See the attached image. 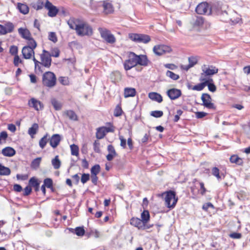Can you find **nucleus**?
Returning a JSON list of instances; mask_svg holds the SVG:
<instances>
[{"label":"nucleus","mask_w":250,"mask_h":250,"mask_svg":"<svg viewBox=\"0 0 250 250\" xmlns=\"http://www.w3.org/2000/svg\"><path fill=\"white\" fill-rule=\"evenodd\" d=\"M42 158L41 157H38L35 159L32 162L31 167L33 168L36 169L38 168L41 162Z\"/></svg>","instance_id":"obj_38"},{"label":"nucleus","mask_w":250,"mask_h":250,"mask_svg":"<svg viewBox=\"0 0 250 250\" xmlns=\"http://www.w3.org/2000/svg\"><path fill=\"white\" fill-rule=\"evenodd\" d=\"M229 236L233 239H240L241 237V234L238 232H233L230 234Z\"/></svg>","instance_id":"obj_59"},{"label":"nucleus","mask_w":250,"mask_h":250,"mask_svg":"<svg viewBox=\"0 0 250 250\" xmlns=\"http://www.w3.org/2000/svg\"><path fill=\"white\" fill-rule=\"evenodd\" d=\"M136 95V90L135 88L130 87H126L124 89V96L125 98L129 97H134Z\"/></svg>","instance_id":"obj_24"},{"label":"nucleus","mask_w":250,"mask_h":250,"mask_svg":"<svg viewBox=\"0 0 250 250\" xmlns=\"http://www.w3.org/2000/svg\"><path fill=\"white\" fill-rule=\"evenodd\" d=\"M67 23L71 29H75L77 34L80 36H90L93 34L91 26L87 23L78 19H70Z\"/></svg>","instance_id":"obj_1"},{"label":"nucleus","mask_w":250,"mask_h":250,"mask_svg":"<svg viewBox=\"0 0 250 250\" xmlns=\"http://www.w3.org/2000/svg\"><path fill=\"white\" fill-rule=\"evenodd\" d=\"M31 188L30 187L27 186L24 189L23 194L24 195H28L31 193Z\"/></svg>","instance_id":"obj_63"},{"label":"nucleus","mask_w":250,"mask_h":250,"mask_svg":"<svg viewBox=\"0 0 250 250\" xmlns=\"http://www.w3.org/2000/svg\"><path fill=\"white\" fill-rule=\"evenodd\" d=\"M189 64L188 65H183L182 68L185 70H188L189 68L193 67L197 63V59L194 57H190L188 58Z\"/></svg>","instance_id":"obj_21"},{"label":"nucleus","mask_w":250,"mask_h":250,"mask_svg":"<svg viewBox=\"0 0 250 250\" xmlns=\"http://www.w3.org/2000/svg\"><path fill=\"white\" fill-rule=\"evenodd\" d=\"M137 64H141V55H136L134 53L130 52L128 59L126 60L124 64V68L126 70H128Z\"/></svg>","instance_id":"obj_3"},{"label":"nucleus","mask_w":250,"mask_h":250,"mask_svg":"<svg viewBox=\"0 0 250 250\" xmlns=\"http://www.w3.org/2000/svg\"><path fill=\"white\" fill-rule=\"evenodd\" d=\"M150 115L154 117L159 118L162 116L163 112L161 110H153Z\"/></svg>","instance_id":"obj_50"},{"label":"nucleus","mask_w":250,"mask_h":250,"mask_svg":"<svg viewBox=\"0 0 250 250\" xmlns=\"http://www.w3.org/2000/svg\"><path fill=\"white\" fill-rule=\"evenodd\" d=\"M148 97L152 101L161 103L163 101L162 96L159 93L155 92H150L148 94Z\"/></svg>","instance_id":"obj_20"},{"label":"nucleus","mask_w":250,"mask_h":250,"mask_svg":"<svg viewBox=\"0 0 250 250\" xmlns=\"http://www.w3.org/2000/svg\"><path fill=\"white\" fill-rule=\"evenodd\" d=\"M8 129L10 131L14 132L16 130V127L14 124H9L8 125Z\"/></svg>","instance_id":"obj_64"},{"label":"nucleus","mask_w":250,"mask_h":250,"mask_svg":"<svg viewBox=\"0 0 250 250\" xmlns=\"http://www.w3.org/2000/svg\"><path fill=\"white\" fill-rule=\"evenodd\" d=\"M203 72L201 74L200 78V81H203L206 79L205 76H212L216 74L218 71V69L213 65H209L207 66L204 65L202 67Z\"/></svg>","instance_id":"obj_6"},{"label":"nucleus","mask_w":250,"mask_h":250,"mask_svg":"<svg viewBox=\"0 0 250 250\" xmlns=\"http://www.w3.org/2000/svg\"><path fill=\"white\" fill-rule=\"evenodd\" d=\"M52 164L55 169H58L61 166V161L59 159L58 155L56 156L52 160Z\"/></svg>","instance_id":"obj_33"},{"label":"nucleus","mask_w":250,"mask_h":250,"mask_svg":"<svg viewBox=\"0 0 250 250\" xmlns=\"http://www.w3.org/2000/svg\"><path fill=\"white\" fill-rule=\"evenodd\" d=\"M8 135L6 131H2L0 133V144L2 145L5 143Z\"/></svg>","instance_id":"obj_40"},{"label":"nucleus","mask_w":250,"mask_h":250,"mask_svg":"<svg viewBox=\"0 0 250 250\" xmlns=\"http://www.w3.org/2000/svg\"><path fill=\"white\" fill-rule=\"evenodd\" d=\"M100 171V167L99 165H95L91 168V175H97Z\"/></svg>","instance_id":"obj_43"},{"label":"nucleus","mask_w":250,"mask_h":250,"mask_svg":"<svg viewBox=\"0 0 250 250\" xmlns=\"http://www.w3.org/2000/svg\"><path fill=\"white\" fill-rule=\"evenodd\" d=\"M171 50V48L170 46L164 44L155 45L153 48L154 53L158 56H161L164 54L169 53Z\"/></svg>","instance_id":"obj_8"},{"label":"nucleus","mask_w":250,"mask_h":250,"mask_svg":"<svg viewBox=\"0 0 250 250\" xmlns=\"http://www.w3.org/2000/svg\"><path fill=\"white\" fill-rule=\"evenodd\" d=\"M206 79H205L204 81H202L201 83H198L195 85H194L192 88L193 90H197V91H201L203 90L204 87L207 86V83L206 82Z\"/></svg>","instance_id":"obj_32"},{"label":"nucleus","mask_w":250,"mask_h":250,"mask_svg":"<svg viewBox=\"0 0 250 250\" xmlns=\"http://www.w3.org/2000/svg\"><path fill=\"white\" fill-rule=\"evenodd\" d=\"M18 33L22 38L25 40L28 39L31 37L30 31L27 28H20L18 29Z\"/></svg>","instance_id":"obj_19"},{"label":"nucleus","mask_w":250,"mask_h":250,"mask_svg":"<svg viewBox=\"0 0 250 250\" xmlns=\"http://www.w3.org/2000/svg\"><path fill=\"white\" fill-rule=\"evenodd\" d=\"M150 215L148 210H145L142 212V229H147L152 226V224H147L149 220Z\"/></svg>","instance_id":"obj_11"},{"label":"nucleus","mask_w":250,"mask_h":250,"mask_svg":"<svg viewBox=\"0 0 250 250\" xmlns=\"http://www.w3.org/2000/svg\"><path fill=\"white\" fill-rule=\"evenodd\" d=\"M44 6L48 10V15L50 17L56 16L58 12L57 8L54 6L49 0H46Z\"/></svg>","instance_id":"obj_12"},{"label":"nucleus","mask_w":250,"mask_h":250,"mask_svg":"<svg viewBox=\"0 0 250 250\" xmlns=\"http://www.w3.org/2000/svg\"><path fill=\"white\" fill-rule=\"evenodd\" d=\"M206 82L207 83V85L208 86V90L212 92H214L216 90V87L213 83L212 79H206Z\"/></svg>","instance_id":"obj_30"},{"label":"nucleus","mask_w":250,"mask_h":250,"mask_svg":"<svg viewBox=\"0 0 250 250\" xmlns=\"http://www.w3.org/2000/svg\"><path fill=\"white\" fill-rule=\"evenodd\" d=\"M22 61L20 59L18 55H16L14 59V64L16 66L19 65V63H21Z\"/></svg>","instance_id":"obj_58"},{"label":"nucleus","mask_w":250,"mask_h":250,"mask_svg":"<svg viewBox=\"0 0 250 250\" xmlns=\"http://www.w3.org/2000/svg\"><path fill=\"white\" fill-rule=\"evenodd\" d=\"M26 40L27 41L28 44L26 46H29L33 49H34L37 47V43L32 37Z\"/></svg>","instance_id":"obj_36"},{"label":"nucleus","mask_w":250,"mask_h":250,"mask_svg":"<svg viewBox=\"0 0 250 250\" xmlns=\"http://www.w3.org/2000/svg\"><path fill=\"white\" fill-rule=\"evenodd\" d=\"M10 169L0 164V175H8L10 174Z\"/></svg>","instance_id":"obj_31"},{"label":"nucleus","mask_w":250,"mask_h":250,"mask_svg":"<svg viewBox=\"0 0 250 250\" xmlns=\"http://www.w3.org/2000/svg\"><path fill=\"white\" fill-rule=\"evenodd\" d=\"M114 128L111 124H108V126H103L99 128L96 132V137L99 139H102L104 137L107 132H113Z\"/></svg>","instance_id":"obj_10"},{"label":"nucleus","mask_w":250,"mask_h":250,"mask_svg":"<svg viewBox=\"0 0 250 250\" xmlns=\"http://www.w3.org/2000/svg\"><path fill=\"white\" fill-rule=\"evenodd\" d=\"M17 8L20 13L23 15H26L29 12V7L25 3H21L20 2L18 3Z\"/></svg>","instance_id":"obj_22"},{"label":"nucleus","mask_w":250,"mask_h":250,"mask_svg":"<svg viewBox=\"0 0 250 250\" xmlns=\"http://www.w3.org/2000/svg\"><path fill=\"white\" fill-rule=\"evenodd\" d=\"M89 174L88 173H83L82 175L81 181L83 184L85 183L89 179Z\"/></svg>","instance_id":"obj_52"},{"label":"nucleus","mask_w":250,"mask_h":250,"mask_svg":"<svg viewBox=\"0 0 250 250\" xmlns=\"http://www.w3.org/2000/svg\"><path fill=\"white\" fill-rule=\"evenodd\" d=\"M151 64V62L145 55H142V66H147Z\"/></svg>","instance_id":"obj_45"},{"label":"nucleus","mask_w":250,"mask_h":250,"mask_svg":"<svg viewBox=\"0 0 250 250\" xmlns=\"http://www.w3.org/2000/svg\"><path fill=\"white\" fill-rule=\"evenodd\" d=\"M53 182L50 178H46L44 180L43 185L48 188H52Z\"/></svg>","instance_id":"obj_48"},{"label":"nucleus","mask_w":250,"mask_h":250,"mask_svg":"<svg viewBox=\"0 0 250 250\" xmlns=\"http://www.w3.org/2000/svg\"><path fill=\"white\" fill-rule=\"evenodd\" d=\"M60 55V51L56 48L52 50L51 53L50 54V57L53 56L54 57H58Z\"/></svg>","instance_id":"obj_61"},{"label":"nucleus","mask_w":250,"mask_h":250,"mask_svg":"<svg viewBox=\"0 0 250 250\" xmlns=\"http://www.w3.org/2000/svg\"><path fill=\"white\" fill-rule=\"evenodd\" d=\"M195 11L197 14L200 15L206 13L210 15L212 12V8L209 7L207 2H202L196 6Z\"/></svg>","instance_id":"obj_7"},{"label":"nucleus","mask_w":250,"mask_h":250,"mask_svg":"<svg viewBox=\"0 0 250 250\" xmlns=\"http://www.w3.org/2000/svg\"><path fill=\"white\" fill-rule=\"evenodd\" d=\"M67 116L68 117L73 120H77V115L74 113L73 110H69L67 112Z\"/></svg>","instance_id":"obj_51"},{"label":"nucleus","mask_w":250,"mask_h":250,"mask_svg":"<svg viewBox=\"0 0 250 250\" xmlns=\"http://www.w3.org/2000/svg\"><path fill=\"white\" fill-rule=\"evenodd\" d=\"M119 139L120 140L121 146L122 147L125 148L126 146V140L122 136H120Z\"/></svg>","instance_id":"obj_62"},{"label":"nucleus","mask_w":250,"mask_h":250,"mask_svg":"<svg viewBox=\"0 0 250 250\" xmlns=\"http://www.w3.org/2000/svg\"><path fill=\"white\" fill-rule=\"evenodd\" d=\"M42 83L48 87H53L56 83V77L54 73L46 72L42 76Z\"/></svg>","instance_id":"obj_4"},{"label":"nucleus","mask_w":250,"mask_h":250,"mask_svg":"<svg viewBox=\"0 0 250 250\" xmlns=\"http://www.w3.org/2000/svg\"><path fill=\"white\" fill-rule=\"evenodd\" d=\"M75 232L77 236H82L84 234L85 230L83 227H77L75 229Z\"/></svg>","instance_id":"obj_46"},{"label":"nucleus","mask_w":250,"mask_h":250,"mask_svg":"<svg viewBox=\"0 0 250 250\" xmlns=\"http://www.w3.org/2000/svg\"><path fill=\"white\" fill-rule=\"evenodd\" d=\"M48 39L54 43L56 42L58 40L56 33L53 32H50L48 35Z\"/></svg>","instance_id":"obj_49"},{"label":"nucleus","mask_w":250,"mask_h":250,"mask_svg":"<svg viewBox=\"0 0 250 250\" xmlns=\"http://www.w3.org/2000/svg\"><path fill=\"white\" fill-rule=\"evenodd\" d=\"M29 184L31 186L34 187L36 191L39 190L40 183L38 182V180L35 177H33L30 178V179L29 181Z\"/></svg>","instance_id":"obj_26"},{"label":"nucleus","mask_w":250,"mask_h":250,"mask_svg":"<svg viewBox=\"0 0 250 250\" xmlns=\"http://www.w3.org/2000/svg\"><path fill=\"white\" fill-rule=\"evenodd\" d=\"M58 80L59 82L63 85H66L68 83L67 78L65 77H60Z\"/></svg>","instance_id":"obj_57"},{"label":"nucleus","mask_w":250,"mask_h":250,"mask_svg":"<svg viewBox=\"0 0 250 250\" xmlns=\"http://www.w3.org/2000/svg\"><path fill=\"white\" fill-rule=\"evenodd\" d=\"M107 150L108 154L106 155V159L108 161H111L113 158L116 156V152L113 146L111 145H109L108 146Z\"/></svg>","instance_id":"obj_23"},{"label":"nucleus","mask_w":250,"mask_h":250,"mask_svg":"<svg viewBox=\"0 0 250 250\" xmlns=\"http://www.w3.org/2000/svg\"><path fill=\"white\" fill-rule=\"evenodd\" d=\"M38 129V125L37 124H34L31 127L29 128L28 134L33 137L36 133Z\"/></svg>","instance_id":"obj_35"},{"label":"nucleus","mask_w":250,"mask_h":250,"mask_svg":"<svg viewBox=\"0 0 250 250\" xmlns=\"http://www.w3.org/2000/svg\"><path fill=\"white\" fill-rule=\"evenodd\" d=\"M130 224L132 226L139 228L141 225V220L138 218L133 217L131 220Z\"/></svg>","instance_id":"obj_44"},{"label":"nucleus","mask_w":250,"mask_h":250,"mask_svg":"<svg viewBox=\"0 0 250 250\" xmlns=\"http://www.w3.org/2000/svg\"><path fill=\"white\" fill-rule=\"evenodd\" d=\"M41 64L44 67L49 68L51 64L52 60L50 53L45 50H43L41 55Z\"/></svg>","instance_id":"obj_9"},{"label":"nucleus","mask_w":250,"mask_h":250,"mask_svg":"<svg viewBox=\"0 0 250 250\" xmlns=\"http://www.w3.org/2000/svg\"><path fill=\"white\" fill-rule=\"evenodd\" d=\"M167 94L171 100H175L181 95V91L178 89L172 88L167 91Z\"/></svg>","instance_id":"obj_15"},{"label":"nucleus","mask_w":250,"mask_h":250,"mask_svg":"<svg viewBox=\"0 0 250 250\" xmlns=\"http://www.w3.org/2000/svg\"><path fill=\"white\" fill-rule=\"evenodd\" d=\"M5 30L6 31V34L8 33H11L14 29V25L12 22H7L4 26Z\"/></svg>","instance_id":"obj_37"},{"label":"nucleus","mask_w":250,"mask_h":250,"mask_svg":"<svg viewBox=\"0 0 250 250\" xmlns=\"http://www.w3.org/2000/svg\"><path fill=\"white\" fill-rule=\"evenodd\" d=\"M182 110H178L176 113H173L172 115H174V122H177L179 119L180 116L182 115Z\"/></svg>","instance_id":"obj_56"},{"label":"nucleus","mask_w":250,"mask_h":250,"mask_svg":"<svg viewBox=\"0 0 250 250\" xmlns=\"http://www.w3.org/2000/svg\"><path fill=\"white\" fill-rule=\"evenodd\" d=\"M61 136L59 134H56L52 135L50 139V145L53 147H56L59 144L61 141Z\"/></svg>","instance_id":"obj_18"},{"label":"nucleus","mask_w":250,"mask_h":250,"mask_svg":"<svg viewBox=\"0 0 250 250\" xmlns=\"http://www.w3.org/2000/svg\"><path fill=\"white\" fill-rule=\"evenodd\" d=\"M22 54L23 57L25 59H30L32 56L34 55L35 52L34 49L29 46H24L22 49Z\"/></svg>","instance_id":"obj_14"},{"label":"nucleus","mask_w":250,"mask_h":250,"mask_svg":"<svg viewBox=\"0 0 250 250\" xmlns=\"http://www.w3.org/2000/svg\"><path fill=\"white\" fill-rule=\"evenodd\" d=\"M33 61L35 63V70H38L40 72H42L43 70L42 69L41 65H42L41 64V62L37 61L35 58L34 57L33 58Z\"/></svg>","instance_id":"obj_42"},{"label":"nucleus","mask_w":250,"mask_h":250,"mask_svg":"<svg viewBox=\"0 0 250 250\" xmlns=\"http://www.w3.org/2000/svg\"><path fill=\"white\" fill-rule=\"evenodd\" d=\"M28 104L30 107L34 108L35 109H42L43 107V104L35 98H32L29 100Z\"/></svg>","instance_id":"obj_16"},{"label":"nucleus","mask_w":250,"mask_h":250,"mask_svg":"<svg viewBox=\"0 0 250 250\" xmlns=\"http://www.w3.org/2000/svg\"><path fill=\"white\" fill-rule=\"evenodd\" d=\"M166 76L169 77L173 80H177L179 78V76L173 73V72L167 70L166 72Z\"/></svg>","instance_id":"obj_39"},{"label":"nucleus","mask_w":250,"mask_h":250,"mask_svg":"<svg viewBox=\"0 0 250 250\" xmlns=\"http://www.w3.org/2000/svg\"><path fill=\"white\" fill-rule=\"evenodd\" d=\"M150 40L149 36L145 34H142V42L147 43L150 42Z\"/></svg>","instance_id":"obj_53"},{"label":"nucleus","mask_w":250,"mask_h":250,"mask_svg":"<svg viewBox=\"0 0 250 250\" xmlns=\"http://www.w3.org/2000/svg\"><path fill=\"white\" fill-rule=\"evenodd\" d=\"M129 39L133 41L141 42V35L131 33L128 35Z\"/></svg>","instance_id":"obj_41"},{"label":"nucleus","mask_w":250,"mask_h":250,"mask_svg":"<svg viewBox=\"0 0 250 250\" xmlns=\"http://www.w3.org/2000/svg\"><path fill=\"white\" fill-rule=\"evenodd\" d=\"M47 134H45L40 141L39 145L42 148L44 147L47 143Z\"/></svg>","instance_id":"obj_47"},{"label":"nucleus","mask_w":250,"mask_h":250,"mask_svg":"<svg viewBox=\"0 0 250 250\" xmlns=\"http://www.w3.org/2000/svg\"><path fill=\"white\" fill-rule=\"evenodd\" d=\"M18 47L16 46L13 45L10 47L9 52L11 54L13 55H18Z\"/></svg>","instance_id":"obj_54"},{"label":"nucleus","mask_w":250,"mask_h":250,"mask_svg":"<svg viewBox=\"0 0 250 250\" xmlns=\"http://www.w3.org/2000/svg\"><path fill=\"white\" fill-rule=\"evenodd\" d=\"M51 103L55 109H59L62 107L61 103L55 98H53L51 99Z\"/></svg>","instance_id":"obj_34"},{"label":"nucleus","mask_w":250,"mask_h":250,"mask_svg":"<svg viewBox=\"0 0 250 250\" xmlns=\"http://www.w3.org/2000/svg\"><path fill=\"white\" fill-rule=\"evenodd\" d=\"M162 195L164 197L165 204L167 208H173L175 207L178 201V198L176 196V194L174 191L164 192Z\"/></svg>","instance_id":"obj_2"},{"label":"nucleus","mask_w":250,"mask_h":250,"mask_svg":"<svg viewBox=\"0 0 250 250\" xmlns=\"http://www.w3.org/2000/svg\"><path fill=\"white\" fill-rule=\"evenodd\" d=\"M196 116L197 118H201L207 115V113L204 111H197L195 112Z\"/></svg>","instance_id":"obj_60"},{"label":"nucleus","mask_w":250,"mask_h":250,"mask_svg":"<svg viewBox=\"0 0 250 250\" xmlns=\"http://www.w3.org/2000/svg\"><path fill=\"white\" fill-rule=\"evenodd\" d=\"M229 160L231 163H235L238 165H241L243 164V160L242 159L240 158L238 155H232L230 158Z\"/></svg>","instance_id":"obj_27"},{"label":"nucleus","mask_w":250,"mask_h":250,"mask_svg":"<svg viewBox=\"0 0 250 250\" xmlns=\"http://www.w3.org/2000/svg\"><path fill=\"white\" fill-rule=\"evenodd\" d=\"M98 31L102 38L107 43L113 44L116 42V38L115 36L108 29L105 28L99 27L98 28Z\"/></svg>","instance_id":"obj_5"},{"label":"nucleus","mask_w":250,"mask_h":250,"mask_svg":"<svg viewBox=\"0 0 250 250\" xmlns=\"http://www.w3.org/2000/svg\"><path fill=\"white\" fill-rule=\"evenodd\" d=\"M212 174L214 175L218 179H220V176L219 175V170L218 168L214 167L212 168Z\"/></svg>","instance_id":"obj_55"},{"label":"nucleus","mask_w":250,"mask_h":250,"mask_svg":"<svg viewBox=\"0 0 250 250\" xmlns=\"http://www.w3.org/2000/svg\"><path fill=\"white\" fill-rule=\"evenodd\" d=\"M201 99L202 100L203 105L208 109H214L216 107L214 106V104L211 102V97L210 95L207 93H204L202 95Z\"/></svg>","instance_id":"obj_13"},{"label":"nucleus","mask_w":250,"mask_h":250,"mask_svg":"<svg viewBox=\"0 0 250 250\" xmlns=\"http://www.w3.org/2000/svg\"><path fill=\"white\" fill-rule=\"evenodd\" d=\"M204 22V19L202 16H196L193 20V24L194 26H201Z\"/></svg>","instance_id":"obj_29"},{"label":"nucleus","mask_w":250,"mask_h":250,"mask_svg":"<svg viewBox=\"0 0 250 250\" xmlns=\"http://www.w3.org/2000/svg\"><path fill=\"white\" fill-rule=\"evenodd\" d=\"M103 7L104 12L106 14L111 13L113 11V6L110 2L104 1L103 3Z\"/></svg>","instance_id":"obj_25"},{"label":"nucleus","mask_w":250,"mask_h":250,"mask_svg":"<svg viewBox=\"0 0 250 250\" xmlns=\"http://www.w3.org/2000/svg\"><path fill=\"white\" fill-rule=\"evenodd\" d=\"M1 153L3 156L10 157L15 155L16 150L11 146H6L1 150Z\"/></svg>","instance_id":"obj_17"},{"label":"nucleus","mask_w":250,"mask_h":250,"mask_svg":"<svg viewBox=\"0 0 250 250\" xmlns=\"http://www.w3.org/2000/svg\"><path fill=\"white\" fill-rule=\"evenodd\" d=\"M70 148L71 151V154L72 156L78 157L79 154V148L77 145L74 144H72L70 146Z\"/></svg>","instance_id":"obj_28"}]
</instances>
